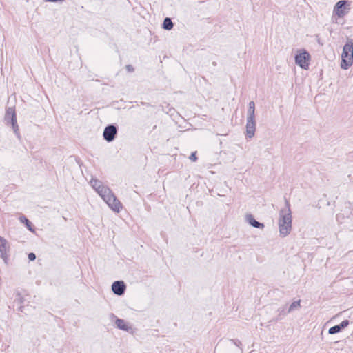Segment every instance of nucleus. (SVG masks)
<instances>
[{
  "mask_svg": "<svg viewBox=\"0 0 353 353\" xmlns=\"http://www.w3.org/2000/svg\"><path fill=\"white\" fill-rule=\"evenodd\" d=\"M353 64V42L347 41L343 46L341 54V68L347 70Z\"/></svg>",
  "mask_w": 353,
  "mask_h": 353,
  "instance_id": "obj_1",
  "label": "nucleus"
},
{
  "mask_svg": "<svg viewBox=\"0 0 353 353\" xmlns=\"http://www.w3.org/2000/svg\"><path fill=\"white\" fill-rule=\"evenodd\" d=\"M281 218L279 222L280 233L283 236L290 234L292 228V216L290 213L283 212L280 214Z\"/></svg>",
  "mask_w": 353,
  "mask_h": 353,
  "instance_id": "obj_2",
  "label": "nucleus"
},
{
  "mask_svg": "<svg viewBox=\"0 0 353 353\" xmlns=\"http://www.w3.org/2000/svg\"><path fill=\"white\" fill-rule=\"evenodd\" d=\"M295 61L301 68L307 70L309 68L310 55L305 50H301L296 55Z\"/></svg>",
  "mask_w": 353,
  "mask_h": 353,
  "instance_id": "obj_3",
  "label": "nucleus"
},
{
  "mask_svg": "<svg viewBox=\"0 0 353 353\" xmlns=\"http://www.w3.org/2000/svg\"><path fill=\"white\" fill-rule=\"evenodd\" d=\"M91 183L92 187L102 197L104 201L112 194L111 190L108 187L103 185L100 181L97 180H93L91 181Z\"/></svg>",
  "mask_w": 353,
  "mask_h": 353,
  "instance_id": "obj_4",
  "label": "nucleus"
},
{
  "mask_svg": "<svg viewBox=\"0 0 353 353\" xmlns=\"http://www.w3.org/2000/svg\"><path fill=\"white\" fill-rule=\"evenodd\" d=\"M105 202L113 211L116 212H119L123 208L122 204L116 198L113 193L108 198H107Z\"/></svg>",
  "mask_w": 353,
  "mask_h": 353,
  "instance_id": "obj_5",
  "label": "nucleus"
},
{
  "mask_svg": "<svg viewBox=\"0 0 353 353\" xmlns=\"http://www.w3.org/2000/svg\"><path fill=\"white\" fill-rule=\"evenodd\" d=\"M345 4L346 1L344 0L339 1L336 4L334 12L338 17H343L347 13Z\"/></svg>",
  "mask_w": 353,
  "mask_h": 353,
  "instance_id": "obj_6",
  "label": "nucleus"
},
{
  "mask_svg": "<svg viewBox=\"0 0 353 353\" xmlns=\"http://www.w3.org/2000/svg\"><path fill=\"white\" fill-rule=\"evenodd\" d=\"M117 134V129L113 125L106 127L103 132V137L108 141H112Z\"/></svg>",
  "mask_w": 353,
  "mask_h": 353,
  "instance_id": "obj_7",
  "label": "nucleus"
},
{
  "mask_svg": "<svg viewBox=\"0 0 353 353\" xmlns=\"http://www.w3.org/2000/svg\"><path fill=\"white\" fill-rule=\"evenodd\" d=\"M255 132V121L254 119L252 117H248V121L246 124V134L249 138H252L254 135Z\"/></svg>",
  "mask_w": 353,
  "mask_h": 353,
  "instance_id": "obj_8",
  "label": "nucleus"
},
{
  "mask_svg": "<svg viewBox=\"0 0 353 353\" xmlns=\"http://www.w3.org/2000/svg\"><path fill=\"white\" fill-rule=\"evenodd\" d=\"M9 245L7 240L0 236V255L4 260L7 259Z\"/></svg>",
  "mask_w": 353,
  "mask_h": 353,
  "instance_id": "obj_9",
  "label": "nucleus"
},
{
  "mask_svg": "<svg viewBox=\"0 0 353 353\" xmlns=\"http://www.w3.org/2000/svg\"><path fill=\"white\" fill-rule=\"evenodd\" d=\"M112 290L114 294L121 295L124 293L125 285L123 281H115L112 285Z\"/></svg>",
  "mask_w": 353,
  "mask_h": 353,
  "instance_id": "obj_10",
  "label": "nucleus"
},
{
  "mask_svg": "<svg viewBox=\"0 0 353 353\" xmlns=\"http://www.w3.org/2000/svg\"><path fill=\"white\" fill-rule=\"evenodd\" d=\"M247 220L250 223V225H252L253 227L258 228H263L264 227V225L263 223H261L258 221H256L252 215H248L247 216Z\"/></svg>",
  "mask_w": 353,
  "mask_h": 353,
  "instance_id": "obj_11",
  "label": "nucleus"
},
{
  "mask_svg": "<svg viewBox=\"0 0 353 353\" xmlns=\"http://www.w3.org/2000/svg\"><path fill=\"white\" fill-rule=\"evenodd\" d=\"M115 323L117 326L121 330L128 331L130 328L127 323L123 319H117Z\"/></svg>",
  "mask_w": 353,
  "mask_h": 353,
  "instance_id": "obj_12",
  "label": "nucleus"
},
{
  "mask_svg": "<svg viewBox=\"0 0 353 353\" xmlns=\"http://www.w3.org/2000/svg\"><path fill=\"white\" fill-rule=\"evenodd\" d=\"M163 28L165 30H171L173 28V23L170 18H165L163 24Z\"/></svg>",
  "mask_w": 353,
  "mask_h": 353,
  "instance_id": "obj_13",
  "label": "nucleus"
},
{
  "mask_svg": "<svg viewBox=\"0 0 353 353\" xmlns=\"http://www.w3.org/2000/svg\"><path fill=\"white\" fill-rule=\"evenodd\" d=\"M254 110L255 104L253 101H250L249 103L248 117H252V119H254Z\"/></svg>",
  "mask_w": 353,
  "mask_h": 353,
  "instance_id": "obj_14",
  "label": "nucleus"
},
{
  "mask_svg": "<svg viewBox=\"0 0 353 353\" xmlns=\"http://www.w3.org/2000/svg\"><path fill=\"white\" fill-rule=\"evenodd\" d=\"M341 330V327L339 325H335L329 329V333L331 334L339 332Z\"/></svg>",
  "mask_w": 353,
  "mask_h": 353,
  "instance_id": "obj_15",
  "label": "nucleus"
},
{
  "mask_svg": "<svg viewBox=\"0 0 353 353\" xmlns=\"http://www.w3.org/2000/svg\"><path fill=\"white\" fill-rule=\"evenodd\" d=\"M189 158L192 161H196L197 160L196 152H192Z\"/></svg>",
  "mask_w": 353,
  "mask_h": 353,
  "instance_id": "obj_16",
  "label": "nucleus"
},
{
  "mask_svg": "<svg viewBox=\"0 0 353 353\" xmlns=\"http://www.w3.org/2000/svg\"><path fill=\"white\" fill-rule=\"evenodd\" d=\"M28 257L30 261H34L36 259L35 254L32 252L28 254Z\"/></svg>",
  "mask_w": 353,
  "mask_h": 353,
  "instance_id": "obj_17",
  "label": "nucleus"
},
{
  "mask_svg": "<svg viewBox=\"0 0 353 353\" xmlns=\"http://www.w3.org/2000/svg\"><path fill=\"white\" fill-rule=\"evenodd\" d=\"M299 305H300V302H299V301H298V302H294V303H293L291 305L290 308H293V307H298V306H299Z\"/></svg>",
  "mask_w": 353,
  "mask_h": 353,
  "instance_id": "obj_18",
  "label": "nucleus"
},
{
  "mask_svg": "<svg viewBox=\"0 0 353 353\" xmlns=\"http://www.w3.org/2000/svg\"><path fill=\"white\" fill-rule=\"evenodd\" d=\"M25 221H26V225L28 226L29 230H31V228H30V224L31 223H30V222L27 219H25Z\"/></svg>",
  "mask_w": 353,
  "mask_h": 353,
  "instance_id": "obj_19",
  "label": "nucleus"
},
{
  "mask_svg": "<svg viewBox=\"0 0 353 353\" xmlns=\"http://www.w3.org/2000/svg\"><path fill=\"white\" fill-rule=\"evenodd\" d=\"M64 0H45V1H49V2H62Z\"/></svg>",
  "mask_w": 353,
  "mask_h": 353,
  "instance_id": "obj_20",
  "label": "nucleus"
},
{
  "mask_svg": "<svg viewBox=\"0 0 353 353\" xmlns=\"http://www.w3.org/2000/svg\"><path fill=\"white\" fill-rule=\"evenodd\" d=\"M347 323H347V321H345H345H343V322H342V323H341V326H342V327H344V326H345L346 325H347Z\"/></svg>",
  "mask_w": 353,
  "mask_h": 353,
  "instance_id": "obj_21",
  "label": "nucleus"
},
{
  "mask_svg": "<svg viewBox=\"0 0 353 353\" xmlns=\"http://www.w3.org/2000/svg\"><path fill=\"white\" fill-rule=\"evenodd\" d=\"M12 120L13 122L16 121L15 116L14 115L12 116Z\"/></svg>",
  "mask_w": 353,
  "mask_h": 353,
  "instance_id": "obj_22",
  "label": "nucleus"
}]
</instances>
